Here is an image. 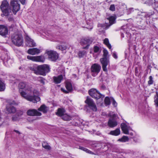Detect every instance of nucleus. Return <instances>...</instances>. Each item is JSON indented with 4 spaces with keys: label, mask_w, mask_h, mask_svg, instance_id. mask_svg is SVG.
I'll list each match as a JSON object with an SVG mask.
<instances>
[{
    "label": "nucleus",
    "mask_w": 158,
    "mask_h": 158,
    "mask_svg": "<svg viewBox=\"0 0 158 158\" xmlns=\"http://www.w3.org/2000/svg\"><path fill=\"white\" fill-rule=\"evenodd\" d=\"M18 88L21 96L27 100L34 103L40 100V98L38 96L40 94L39 91L35 89H33L26 82H20Z\"/></svg>",
    "instance_id": "1"
},
{
    "label": "nucleus",
    "mask_w": 158,
    "mask_h": 158,
    "mask_svg": "<svg viewBox=\"0 0 158 158\" xmlns=\"http://www.w3.org/2000/svg\"><path fill=\"white\" fill-rule=\"evenodd\" d=\"M108 115L110 117L108 123V126L111 128L116 127L118 124L117 119L119 118L118 115L113 112H110Z\"/></svg>",
    "instance_id": "2"
},
{
    "label": "nucleus",
    "mask_w": 158,
    "mask_h": 158,
    "mask_svg": "<svg viewBox=\"0 0 158 158\" xmlns=\"http://www.w3.org/2000/svg\"><path fill=\"white\" fill-rule=\"evenodd\" d=\"M11 40L13 44L19 47L23 45V39L20 34H15L11 36Z\"/></svg>",
    "instance_id": "3"
},
{
    "label": "nucleus",
    "mask_w": 158,
    "mask_h": 158,
    "mask_svg": "<svg viewBox=\"0 0 158 158\" xmlns=\"http://www.w3.org/2000/svg\"><path fill=\"white\" fill-rule=\"evenodd\" d=\"M103 52L104 58H101L100 61L101 64H102L103 70L104 71L106 72L107 71L106 66L109 63V60L107 58L108 52L107 51L106 49L103 50Z\"/></svg>",
    "instance_id": "4"
},
{
    "label": "nucleus",
    "mask_w": 158,
    "mask_h": 158,
    "mask_svg": "<svg viewBox=\"0 0 158 158\" xmlns=\"http://www.w3.org/2000/svg\"><path fill=\"white\" fill-rule=\"evenodd\" d=\"M89 95L92 98L97 100L99 99L100 102H103V100L104 96L101 94L96 89H91L89 91Z\"/></svg>",
    "instance_id": "5"
},
{
    "label": "nucleus",
    "mask_w": 158,
    "mask_h": 158,
    "mask_svg": "<svg viewBox=\"0 0 158 158\" xmlns=\"http://www.w3.org/2000/svg\"><path fill=\"white\" fill-rule=\"evenodd\" d=\"M0 7L1 10L5 16H7L9 13L11 12V10L9 6V3L6 1L2 2Z\"/></svg>",
    "instance_id": "6"
},
{
    "label": "nucleus",
    "mask_w": 158,
    "mask_h": 158,
    "mask_svg": "<svg viewBox=\"0 0 158 158\" xmlns=\"http://www.w3.org/2000/svg\"><path fill=\"white\" fill-rule=\"evenodd\" d=\"M38 69L41 75L44 76L46 73L49 72L50 71V69L48 65L44 64L39 66L38 67Z\"/></svg>",
    "instance_id": "7"
},
{
    "label": "nucleus",
    "mask_w": 158,
    "mask_h": 158,
    "mask_svg": "<svg viewBox=\"0 0 158 158\" xmlns=\"http://www.w3.org/2000/svg\"><path fill=\"white\" fill-rule=\"evenodd\" d=\"M47 53L49 59L51 61H55L58 58V54L55 51H49L47 52Z\"/></svg>",
    "instance_id": "8"
},
{
    "label": "nucleus",
    "mask_w": 158,
    "mask_h": 158,
    "mask_svg": "<svg viewBox=\"0 0 158 158\" xmlns=\"http://www.w3.org/2000/svg\"><path fill=\"white\" fill-rule=\"evenodd\" d=\"M101 67L100 66L97 64H93L91 68L92 75L94 77L96 76L100 72Z\"/></svg>",
    "instance_id": "9"
},
{
    "label": "nucleus",
    "mask_w": 158,
    "mask_h": 158,
    "mask_svg": "<svg viewBox=\"0 0 158 158\" xmlns=\"http://www.w3.org/2000/svg\"><path fill=\"white\" fill-rule=\"evenodd\" d=\"M85 102L88 105V107L94 111L97 110L96 105L93 99L87 97Z\"/></svg>",
    "instance_id": "10"
},
{
    "label": "nucleus",
    "mask_w": 158,
    "mask_h": 158,
    "mask_svg": "<svg viewBox=\"0 0 158 158\" xmlns=\"http://www.w3.org/2000/svg\"><path fill=\"white\" fill-rule=\"evenodd\" d=\"M107 19L109 20V24L106 23L105 24V26L102 24H98V27H102L103 28L107 29L112 24L114 23L115 22V18L114 16H111L108 18Z\"/></svg>",
    "instance_id": "11"
},
{
    "label": "nucleus",
    "mask_w": 158,
    "mask_h": 158,
    "mask_svg": "<svg viewBox=\"0 0 158 158\" xmlns=\"http://www.w3.org/2000/svg\"><path fill=\"white\" fill-rule=\"evenodd\" d=\"M10 4L13 7V13L15 15L20 9V5L17 0H11Z\"/></svg>",
    "instance_id": "12"
},
{
    "label": "nucleus",
    "mask_w": 158,
    "mask_h": 158,
    "mask_svg": "<svg viewBox=\"0 0 158 158\" xmlns=\"http://www.w3.org/2000/svg\"><path fill=\"white\" fill-rule=\"evenodd\" d=\"M15 104L14 101L10 102L7 104L6 106V112L7 114L14 113L16 111V109L12 105Z\"/></svg>",
    "instance_id": "13"
},
{
    "label": "nucleus",
    "mask_w": 158,
    "mask_h": 158,
    "mask_svg": "<svg viewBox=\"0 0 158 158\" xmlns=\"http://www.w3.org/2000/svg\"><path fill=\"white\" fill-rule=\"evenodd\" d=\"M27 58L29 60L35 62H44L45 60L44 57L42 56H28Z\"/></svg>",
    "instance_id": "14"
},
{
    "label": "nucleus",
    "mask_w": 158,
    "mask_h": 158,
    "mask_svg": "<svg viewBox=\"0 0 158 158\" xmlns=\"http://www.w3.org/2000/svg\"><path fill=\"white\" fill-rule=\"evenodd\" d=\"M26 44L29 47H34L36 46V43L34 40L31 39L28 35H27L25 37Z\"/></svg>",
    "instance_id": "15"
},
{
    "label": "nucleus",
    "mask_w": 158,
    "mask_h": 158,
    "mask_svg": "<svg viewBox=\"0 0 158 158\" xmlns=\"http://www.w3.org/2000/svg\"><path fill=\"white\" fill-rule=\"evenodd\" d=\"M121 129L124 133L126 134H128V131L130 129V126L128 124L126 123H122L121 124Z\"/></svg>",
    "instance_id": "16"
},
{
    "label": "nucleus",
    "mask_w": 158,
    "mask_h": 158,
    "mask_svg": "<svg viewBox=\"0 0 158 158\" xmlns=\"http://www.w3.org/2000/svg\"><path fill=\"white\" fill-rule=\"evenodd\" d=\"M27 114L30 116H41V113L35 109L29 110L27 112Z\"/></svg>",
    "instance_id": "17"
},
{
    "label": "nucleus",
    "mask_w": 158,
    "mask_h": 158,
    "mask_svg": "<svg viewBox=\"0 0 158 158\" xmlns=\"http://www.w3.org/2000/svg\"><path fill=\"white\" fill-rule=\"evenodd\" d=\"M65 87L67 91L64 90V89L62 88L61 89V90L65 93H68L69 92H71L73 90L72 84L69 81L66 82Z\"/></svg>",
    "instance_id": "18"
},
{
    "label": "nucleus",
    "mask_w": 158,
    "mask_h": 158,
    "mask_svg": "<svg viewBox=\"0 0 158 158\" xmlns=\"http://www.w3.org/2000/svg\"><path fill=\"white\" fill-rule=\"evenodd\" d=\"M8 29L7 27L3 25H0V35L4 36L7 34Z\"/></svg>",
    "instance_id": "19"
},
{
    "label": "nucleus",
    "mask_w": 158,
    "mask_h": 158,
    "mask_svg": "<svg viewBox=\"0 0 158 158\" xmlns=\"http://www.w3.org/2000/svg\"><path fill=\"white\" fill-rule=\"evenodd\" d=\"M28 54L32 55H35L40 52V50L36 48L29 49L27 51Z\"/></svg>",
    "instance_id": "20"
},
{
    "label": "nucleus",
    "mask_w": 158,
    "mask_h": 158,
    "mask_svg": "<svg viewBox=\"0 0 158 158\" xmlns=\"http://www.w3.org/2000/svg\"><path fill=\"white\" fill-rule=\"evenodd\" d=\"M55 83L56 84H58L60 83L63 79L62 75H60L57 77H54L53 78Z\"/></svg>",
    "instance_id": "21"
},
{
    "label": "nucleus",
    "mask_w": 158,
    "mask_h": 158,
    "mask_svg": "<svg viewBox=\"0 0 158 158\" xmlns=\"http://www.w3.org/2000/svg\"><path fill=\"white\" fill-rule=\"evenodd\" d=\"M48 110V108L44 105H41L40 107L38 109L39 111H42L44 113H46Z\"/></svg>",
    "instance_id": "22"
},
{
    "label": "nucleus",
    "mask_w": 158,
    "mask_h": 158,
    "mask_svg": "<svg viewBox=\"0 0 158 158\" xmlns=\"http://www.w3.org/2000/svg\"><path fill=\"white\" fill-rule=\"evenodd\" d=\"M91 43L92 41L88 39H86L83 40L80 42V43L81 45H86L87 46L89 44H90Z\"/></svg>",
    "instance_id": "23"
},
{
    "label": "nucleus",
    "mask_w": 158,
    "mask_h": 158,
    "mask_svg": "<svg viewBox=\"0 0 158 158\" xmlns=\"http://www.w3.org/2000/svg\"><path fill=\"white\" fill-rule=\"evenodd\" d=\"M120 133V131L119 128H117L115 130L110 131V134L114 135L117 136L119 135Z\"/></svg>",
    "instance_id": "24"
},
{
    "label": "nucleus",
    "mask_w": 158,
    "mask_h": 158,
    "mask_svg": "<svg viewBox=\"0 0 158 158\" xmlns=\"http://www.w3.org/2000/svg\"><path fill=\"white\" fill-rule=\"evenodd\" d=\"M3 62L4 63H6L7 65L9 66L11 64L12 62V60L8 56H7L6 57H5L3 59Z\"/></svg>",
    "instance_id": "25"
},
{
    "label": "nucleus",
    "mask_w": 158,
    "mask_h": 158,
    "mask_svg": "<svg viewBox=\"0 0 158 158\" xmlns=\"http://www.w3.org/2000/svg\"><path fill=\"white\" fill-rule=\"evenodd\" d=\"M64 113L65 110L64 109L59 108L58 109L56 114L62 117V116L65 114Z\"/></svg>",
    "instance_id": "26"
},
{
    "label": "nucleus",
    "mask_w": 158,
    "mask_h": 158,
    "mask_svg": "<svg viewBox=\"0 0 158 158\" xmlns=\"http://www.w3.org/2000/svg\"><path fill=\"white\" fill-rule=\"evenodd\" d=\"M67 48L68 46L67 45H60L56 46L57 49L61 50L62 51L65 50Z\"/></svg>",
    "instance_id": "27"
},
{
    "label": "nucleus",
    "mask_w": 158,
    "mask_h": 158,
    "mask_svg": "<svg viewBox=\"0 0 158 158\" xmlns=\"http://www.w3.org/2000/svg\"><path fill=\"white\" fill-rule=\"evenodd\" d=\"M5 89V85L3 81L0 80V91H2Z\"/></svg>",
    "instance_id": "28"
},
{
    "label": "nucleus",
    "mask_w": 158,
    "mask_h": 158,
    "mask_svg": "<svg viewBox=\"0 0 158 158\" xmlns=\"http://www.w3.org/2000/svg\"><path fill=\"white\" fill-rule=\"evenodd\" d=\"M61 117L63 120L66 121L70 120L71 118V117L67 114H64Z\"/></svg>",
    "instance_id": "29"
},
{
    "label": "nucleus",
    "mask_w": 158,
    "mask_h": 158,
    "mask_svg": "<svg viewBox=\"0 0 158 158\" xmlns=\"http://www.w3.org/2000/svg\"><path fill=\"white\" fill-rule=\"evenodd\" d=\"M104 43L108 47L109 49H111V46L109 43V40L107 38H105L103 41Z\"/></svg>",
    "instance_id": "30"
},
{
    "label": "nucleus",
    "mask_w": 158,
    "mask_h": 158,
    "mask_svg": "<svg viewBox=\"0 0 158 158\" xmlns=\"http://www.w3.org/2000/svg\"><path fill=\"white\" fill-rule=\"evenodd\" d=\"M128 140L129 138L127 136H124L121 139H119L118 140V141L125 142L128 141Z\"/></svg>",
    "instance_id": "31"
},
{
    "label": "nucleus",
    "mask_w": 158,
    "mask_h": 158,
    "mask_svg": "<svg viewBox=\"0 0 158 158\" xmlns=\"http://www.w3.org/2000/svg\"><path fill=\"white\" fill-rule=\"evenodd\" d=\"M42 146L46 149L50 150L51 149V147L50 146L48 145V143L45 142H44L42 143Z\"/></svg>",
    "instance_id": "32"
},
{
    "label": "nucleus",
    "mask_w": 158,
    "mask_h": 158,
    "mask_svg": "<svg viewBox=\"0 0 158 158\" xmlns=\"http://www.w3.org/2000/svg\"><path fill=\"white\" fill-rule=\"evenodd\" d=\"M79 149L88 153L91 154H93V152H92L91 151H90L89 150H88V149L86 148L82 147H80Z\"/></svg>",
    "instance_id": "33"
},
{
    "label": "nucleus",
    "mask_w": 158,
    "mask_h": 158,
    "mask_svg": "<svg viewBox=\"0 0 158 158\" xmlns=\"http://www.w3.org/2000/svg\"><path fill=\"white\" fill-rule=\"evenodd\" d=\"M153 78L152 76H150L149 77V80L148 81V84L150 85H152L153 83Z\"/></svg>",
    "instance_id": "34"
},
{
    "label": "nucleus",
    "mask_w": 158,
    "mask_h": 158,
    "mask_svg": "<svg viewBox=\"0 0 158 158\" xmlns=\"http://www.w3.org/2000/svg\"><path fill=\"white\" fill-rule=\"evenodd\" d=\"M105 104L106 105H109L110 104V98L108 97H106L104 100Z\"/></svg>",
    "instance_id": "35"
},
{
    "label": "nucleus",
    "mask_w": 158,
    "mask_h": 158,
    "mask_svg": "<svg viewBox=\"0 0 158 158\" xmlns=\"http://www.w3.org/2000/svg\"><path fill=\"white\" fill-rule=\"evenodd\" d=\"M84 51H80L78 53V56L79 57H82L85 54Z\"/></svg>",
    "instance_id": "36"
},
{
    "label": "nucleus",
    "mask_w": 158,
    "mask_h": 158,
    "mask_svg": "<svg viewBox=\"0 0 158 158\" xmlns=\"http://www.w3.org/2000/svg\"><path fill=\"white\" fill-rule=\"evenodd\" d=\"M94 51L95 52H99L100 48L99 47L97 46H95L94 48Z\"/></svg>",
    "instance_id": "37"
},
{
    "label": "nucleus",
    "mask_w": 158,
    "mask_h": 158,
    "mask_svg": "<svg viewBox=\"0 0 158 158\" xmlns=\"http://www.w3.org/2000/svg\"><path fill=\"white\" fill-rule=\"evenodd\" d=\"M110 10L111 11H114L115 10V8L114 5H111L110 7Z\"/></svg>",
    "instance_id": "38"
},
{
    "label": "nucleus",
    "mask_w": 158,
    "mask_h": 158,
    "mask_svg": "<svg viewBox=\"0 0 158 158\" xmlns=\"http://www.w3.org/2000/svg\"><path fill=\"white\" fill-rule=\"evenodd\" d=\"M155 105L156 107H158V99L155 98L154 99V101Z\"/></svg>",
    "instance_id": "39"
},
{
    "label": "nucleus",
    "mask_w": 158,
    "mask_h": 158,
    "mask_svg": "<svg viewBox=\"0 0 158 158\" xmlns=\"http://www.w3.org/2000/svg\"><path fill=\"white\" fill-rule=\"evenodd\" d=\"M112 100H113L112 104L114 106H116L117 105V103L115 102L114 99L112 98Z\"/></svg>",
    "instance_id": "40"
},
{
    "label": "nucleus",
    "mask_w": 158,
    "mask_h": 158,
    "mask_svg": "<svg viewBox=\"0 0 158 158\" xmlns=\"http://www.w3.org/2000/svg\"><path fill=\"white\" fill-rule=\"evenodd\" d=\"M88 29L91 30L93 28V23L91 22L89 25V26H88L86 27Z\"/></svg>",
    "instance_id": "41"
},
{
    "label": "nucleus",
    "mask_w": 158,
    "mask_h": 158,
    "mask_svg": "<svg viewBox=\"0 0 158 158\" xmlns=\"http://www.w3.org/2000/svg\"><path fill=\"white\" fill-rule=\"evenodd\" d=\"M12 120L13 121H16L18 120V118L16 116H13L12 118Z\"/></svg>",
    "instance_id": "42"
},
{
    "label": "nucleus",
    "mask_w": 158,
    "mask_h": 158,
    "mask_svg": "<svg viewBox=\"0 0 158 158\" xmlns=\"http://www.w3.org/2000/svg\"><path fill=\"white\" fill-rule=\"evenodd\" d=\"M113 56L115 59H117L118 57L117 54L115 52H114L113 53Z\"/></svg>",
    "instance_id": "43"
},
{
    "label": "nucleus",
    "mask_w": 158,
    "mask_h": 158,
    "mask_svg": "<svg viewBox=\"0 0 158 158\" xmlns=\"http://www.w3.org/2000/svg\"><path fill=\"white\" fill-rule=\"evenodd\" d=\"M21 3L23 5L25 4L26 0H19Z\"/></svg>",
    "instance_id": "44"
},
{
    "label": "nucleus",
    "mask_w": 158,
    "mask_h": 158,
    "mask_svg": "<svg viewBox=\"0 0 158 158\" xmlns=\"http://www.w3.org/2000/svg\"><path fill=\"white\" fill-rule=\"evenodd\" d=\"M40 81V83L43 85H44L45 84V81L43 79H41Z\"/></svg>",
    "instance_id": "45"
},
{
    "label": "nucleus",
    "mask_w": 158,
    "mask_h": 158,
    "mask_svg": "<svg viewBox=\"0 0 158 158\" xmlns=\"http://www.w3.org/2000/svg\"><path fill=\"white\" fill-rule=\"evenodd\" d=\"M158 98V92H156V95L155 96L154 99Z\"/></svg>",
    "instance_id": "46"
},
{
    "label": "nucleus",
    "mask_w": 158,
    "mask_h": 158,
    "mask_svg": "<svg viewBox=\"0 0 158 158\" xmlns=\"http://www.w3.org/2000/svg\"><path fill=\"white\" fill-rule=\"evenodd\" d=\"M23 114V113L22 111H19V114L18 115V116H19L20 115H22Z\"/></svg>",
    "instance_id": "47"
},
{
    "label": "nucleus",
    "mask_w": 158,
    "mask_h": 158,
    "mask_svg": "<svg viewBox=\"0 0 158 158\" xmlns=\"http://www.w3.org/2000/svg\"><path fill=\"white\" fill-rule=\"evenodd\" d=\"M14 131L16 133L19 134H20V132L18 131H17V130H15Z\"/></svg>",
    "instance_id": "48"
},
{
    "label": "nucleus",
    "mask_w": 158,
    "mask_h": 158,
    "mask_svg": "<svg viewBox=\"0 0 158 158\" xmlns=\"http://www.w3.org/2000/svg\"><path fill=\"white\" fill-rule=\"evenodd\" d=\"M122 37H124V36L123 35V34H122Z\"/></svg>",
    "instance_id": "49"
},
{
    "label": "nucleus",
    "mask_w": 158,
    "mask_h": 158,
    "mask_svg": "<svg viewBox=\"0 0 158 158\" xmlns=\"http://www.w3.org/2000/svg\"><path fill=\"white\" fill-rule=\"evenodd\" d=\"M130 135H132V133H130Z\"/></svg>",
    "instance_id": "50"
},
{
    "label": "nucleus",
    "mask_w": 158,
    "mask_h": 158,
    "mask_svg": "<svg viewBox=\"0 0 158 158\" xmlns=\"http://www.w3.org/2000/svg\"><path fill=\"white\" fill-rule=\"evenodd\" d=\"M87 24L88 25V22L87 23Z\"/></svg>",
    "instance_id": "51"
}]
</instances>
